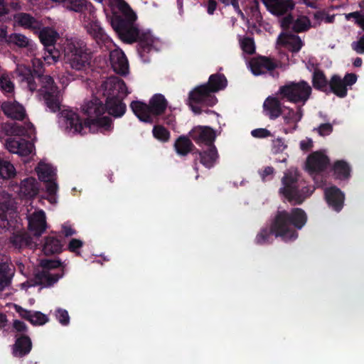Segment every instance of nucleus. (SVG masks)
Listing matches in <instances>:
<instances>
[{"label":"nucleus","instance_id":"nucleus-17","mask_svg":"<svg viewBox=\"0 0 364 364\" xmlns=\"http://www.w3.org/2000/svg\"><path fill=\"white\" fill-rule=\"evenodd\" d=\"M16 206L11 196L7 193H0V219L1 223L0 226L5 228L9 224V218L14 213Z\"/></svg>","mask_w":364,"mask_h":364},{"label":"nucleus","instance_id":"nucleus-50","mask_svg":"<svg viewBox=\"0 0 364 364\" xmlns=\"http://www.w3.org/2000/svg\"><path fill=\"white\" fill-rule=\"evenodd\" d=\"M287 148V144L282 138H277L272 141V151L273 154L282 153Z\"/></svg>","mask_w":364,"mask_h":364},{"label":"nucleus","instance_id":"nucleus-59","mask_svg":"<svg viewBox=\"0 0 364 364\" xmlns=\"http://www.w3.org/2000/svg\"><path fill=\"white\" fill-rule=\"evenodd\" d=\"M33 72L39 75L42 72L43 63L39 58H33L31 60Z\"/></svg>","mask_w":364,"mask_h":364},{"label":"nucleus","instance_id":"nucleus-2","mask_svg":"<svg viewBox=\"0 0 364 364\" xmlns=\"http://www.w3.org/2000/svg\"><path fill=\"white\" fill-rule=\"evenodd\" d=\"M307 217L301 208H294L291 212L279 211L272 225L270 230H262L257 236L258 244L265 243L271 235L281 237L284 241L295 240L298 234L296 228L301 229L306 223Z\"/></svg>","mask_w":364,"mask_h":364},{"label":"nucleus","instance_id":"nucleus-42","mask_svg":"<svg viewBox=\"0 0 364 364\" xmlns=\"http://www.w3.org/2000/svg\"><path fill=\"white\" fill-rule=\"evenodd\" d=\"M16 174V168L9 161L0 158V177L4 179H9L14 177Z\"/></svg>","mask_w":364,"mask_h":364},{"label":"nucleus","instance_id":"nucleus-37","mask_svg":"<svg viewBox=\"0 0 364 364\" xmlns=\"http://www.w3.org/2000/svg\"><path fill=\"white\" fill-rule=\"evenodd\" d=\"M62 247V244L59 240L53 236H49L45 240L43 251L46 255H53L60 252Z\"/></svg>","mask_w":364,"mask_h":364},{"label":"nucleus","instance_id":"nucleus-30","mask_svg":"<svg viewBox=\"0 0 364 364\" xmlns=\"http://www.w3.org/2000/svg\"><path fill=\"white\" fill-rule=\"evenodd\" d=\"M264 112L271 119H277L282 113L281 104L274 97H267L263 104Z\"/></svg>","mask_w":364,"mask_h":364},{"label":"nucleus","instance_id":"nucleus-3","mask_svg":"<svg viewBox=\"0 0 364 364\" xmlns=\"http://www.w3.org/2000/svg\"><path fill=\"white\" fill-rule=\"evenodd\" d=\"M227 86V80L223 75H212L207 84L196 87L189 95V105L196 114L201 112V107L213 106L218 100L213 95Z\"/></svg>","mask_w":364,"mask_h":364},{"label":"nucleus","instance_id":"nucleus-15","mask_svg":"<svg viewBox=\"0 0 364 364\" xmlns=\"http://www.w3.org/2000/svg\"><path fill=\"white\" fill-rule=\"evenodd\" d=\"M29 231L36 237H40L47 229L46 213L41 209L31 207L26 216Z\"/></svg>","mask_w":364,"mask_h":364},{"label":"nucleus","instance_id":"nucleus-56","mask_svg":"<svg viewBox=\"0 0 364 364\" xmlns=\"http://www.w3.org/2000/svg\"><path fill=\"white\" fill-rule=\"evenodd\" d=\"M317 131L319 135L324 136L329 135L333 131V127L331 124H321L318 128Z\"/></svg>","mask_w":364,"mask_h":364},{"label":"nucleus","instance_id":"nucleus-47","mask_svg":"<svg viewBox=\"0 0 364 364\" xmlns=\"http://www.w3.org/2000/svg\"><path fill=\"white\" fill-rule=\"evenodd\" d=\"M311 26L310 20L305 16H299L293 23V29L296 32L305 31Z\"/></svg>","mask_w":364,"mask_h":364},{"label":"nucleus","instance_id":"nucleus-62","mask_svg":"<svg viewBox=\"0 0 364 364\" xmlns=\"http://www.w3.org/2000/svg\"><path fill=\"white\" fill-rule=\"evenodd\" d=\"M75 230H73L68 224L63 225V233L65 237L72 236L75 234Z\"/></svg>","mask_w":364,"mask_h":364},{"label":"nucleus","instance_id":"nucleus-23","mask_svg":"<svg viewBox=\"0 0 364 364\" xmlns=\"http://www.w3.org/2000/svg\"><path fill=\"white\" fill-rule=\"evenodd\" d=\"M329 160L322 151L312 153L306 160V169L310 174L323 171L328 164Z\"/></svg>","mask_w":364,"mask_h":364},{"label":"nucleus","instance_id":"nucleus-13","mask_svg":"<svg viewBox=\"0 0 364 364\" xmlns=\"http://www.w3.org/2000/svg\"><path fill=\"white\" fill-rule=\"evenodd\" d=\"M60 127L68 135H84L89 130L85 120H82L79 114L72 109L63 110L59 119Z\"/></svg>","mask_w":364,"mask_h":364},{"label":"nucleus","instance_id":"nucleus-12","mask_svg":"<svg viewBox=\"0 0 364 364\" xmlns=\"http://www.w3.org/2000/svg\"><path fill=\"white\" fill-rule=\"evenodd\" d=\"M80 18L87 33L93 36L98 43H101L102 46L109 49L114 47V43L105 33L104 30L96 19L93 9L87 13L81 14Z\"/></svg>","mask_w":364,"mask_h":364},{"label":"nucleus","instance_id":"nucleus-61","mask_svg":"<svg viewBox=\"0 0 364 364\" xmlns=\"http://www.w3.org/2000/svg\"><path fill=\"white\" fill-rule=\"evenodd\" d=\"M313 146V141L311 139L306 138L300 142V148L304 151H307Z\"/></svg>","mask_w":364,"mask_h":364},{"label":"nucleus","instance_id":"nucleus-29","mask_svg":"<svg viewBox=\"0 0 364 364\" xmlns=\"http://www.w3.org/2000/svg\"><path fill=\"white\" fill-rule=\"evenodd\" d=\"M278 43L292 52H298L303 46L300 38L291 33H282L278 38Z\"/></svg>","mask_w":364,"mask_h":364},{"label":"nucleus","instance_id":"nucleus-24","mask_svg":"<svg viewBox=\"0 0 364 364\" xmlns=\"http://www.w3.org/2000/svg\"><path fill=\"white\" fill-rule=\"evenodd\" d=\"M250 68L255 75H263L277 67L275 63L265 57L252 58L249 63Z\"/></svg>","mask_w":364,"mask_h":364},{"label":"nucleus","instance_id":"nucleus-40","mask_svg":"<svg viewBox=\"0 0 364 364\" xmlns=\"http://www.w3.org/2000/svg\"><path fill=\"white\" fill-rule=\"evenodd\" d=\"M12 275L9 266L6 263H0V291L10 284Z\"/></svg>","mask_w":364,"mask_h":364},{"label":"nucleus","instance_id":"nucleus-19","mask_svg":"<svg viewBox=\"0 0 364 364\" xmlns=\"http://www.w3.org/2000/svg\"><path fill=\"white\" fill-rule=\"evenodd\" d=\"M109 51V60L114 71L121 75H126L128 73L129 65L123 51L114 45L112 49L105 48Z\"/></svg>","mask_w":364,"mask_h":364},{"label":"nucleus","instance_id":"nucleus-8","mask_svg":"<svg viewBox=\"0 0 364 364\" xmlns=\"http://www.w3.org/2000/svg\"><path fill=\"white\" fill-rule=\"evenodd\" d=\"M167 107V101L161 94L154 95L147 105L141 101H133L130 107L134 114L141 122L151 123L154 119L164 113Z\"/></svg>","mask_w":364,"mask_h":364},{"label":"nucleus","instance_id":"nucleus-28","mask_svg":"<svg viewBox=\"0 0 364 364\" xmlns=\"http://www.w3.org/2000/svg\"><path fill=\"white\" fill-rule=\"evenodd\" d=\"M1 108L4 114L12 119L21 120L26 116L24 107L16 101L4 102Z\"/></svg>","mask_w":364,"mask_h":364},{"label":"nucleus","instance_id":"nucleus-32","mask_svg":"<svg viewBox=\"0 0 364 364\" xmlns=\"http://www.w3.org/2000/svg\"><path fill=\"white\" fill-rule=\"evenodd\" d=\"M32 347L31 339L27 336H22L17 338L15 344L13 346V355L15 357H22L28 354Z\"/></svg>","mask_w":364,"mask_h":364},{"label":"nucleus","instance_id":"nucleus-20","mask_svg":"<svg viewBox=\"0 0 364 364\" xmlns=\"http://www.w3.org/2000/svg\"><path fill=\"white\" fill-rule=\"evenodd\" d=\"M4 146L9 152L21 156H28L34 151L33 144L24 139L9 137L6 139Z\"/></svg>","mask_w":364,"mask_h":364},{"label":"nucleus","instance_id":"nucleus-16","mask_svg":"<svg viewBox=\"0 0 364 364\" xmlns=\"http://www.w3.org/2000/svg\"><path fill=\"white\" fill-rule=\"evenodd\" d=\"M357 75L354 73H348L341 79L338 75H333L330 82V90L339 97H344L347 95L348 87L355 84L357 81Z\"/></svg>","mask_w":364,"mask_h":364},{"label":"nucleus","instance_id":"nucleus-34","mask_svg":"<svg viewBox=\"0 0 364 364\" xmlns=\"http://www.w3.org/2000/svg\"><path fill=\"white\" fill-rule=\"evenodd\" d=\"M14 25L26 28L36 29L39 28V23L34 18L27 14L20 13L14 16Z\"/></svg>","mask_w":364,"mask_h":364},{"label":"nucleus","instance_id":"nucleus-10","mask_svg":"<svg viewBox=\"0 0 364 364\" xmlns=\"http://www.w3.org/2000/svg\"><path fill=\"white\" fill-rule=\"evenodd\" d=\"M35 171L38 178L46 183V188L48 193L46 199L52 204L57 203L58 186L55 182L56 176L55 168L46 160H42L38 163Z\"/></svg>","mask_w":364,"mask_h":364},{"label":"nucleus","instance_id":"nucleus-45","mask_svg":"<svg viewBox=\"0 0 364 364\" xmlns=\"http://www.w3.org/2000/svg\"><path fill=\"white\" fill-rule=\"evenodd\" d=\"M334 173L338 178L343 179L349 176L350 167L343 161H337L334 165Z\"/></svg>","mask_w":364,"mask_h":364},{"label":"nucleus","instance_id":"nucleus-46","mask_svg":"<svg viewBox=\"0 0 364 364\" xmlns=\"http://www.w3.org/2000/svg\"><path fill=\"white\" fill-rule=\"evenodd\" d=\"M0 90L4 93H11L14 90V85L6 73H0Z\"/></svg>","mask_w":364,"mask_h":364},{"label":"nucleus","instance_id":"nucleus-55","mask_svg":"<svg viewBox=\"0 0 364 364\" xmlns=\"http://www.w3.org/2000/svg\"><path fill=\"white\" fill-rule=\"evenodd\" d=\"M56 318L62 325H67L70 321V317L66 310L58 309L56 311Z\"/></svg>","mask_w":364,"mask_h":364},{"label":"nucleus","instance_id":"nucleus-60","mask_svg":"<svg viewBox=\"0 0 364 364\" xmlns=\"http://www.w3.org/2000/svg\"><path fill=\"white\" fill-rule=\"evenodd\" d=\"M225 5H232L235 10L241 16L242 18H245L243 13L240 10L238 2L236 0H220Z\"/></svg>","mask_w":364,"mask_h":364},{"label":"nucleus","instance_id":"nucleus-41","mask_svg":"<svg viewBox=\"0 0 364 364\" xmlns=\"http://www.w3.org/2000/svg\"><path fill=\"white\" fill-rule=\"evenodd\" d=\"M40 39L46 47L51 46L58 38V34L52 28H46L40 32Z\"/></svg>","mask_w":364,"mask_h":364},{"label":"nucleus","instance_id":"nucleus-14","mask_svg":"<svg viewBox=\"0 0 364 364\" xmlns=\"http://www.w3.org/2000/svg\"><path fill=\"white\" fill-rule=\"evenodd\" d=\"M41 87L39 91L43 95L47 107L51 112H56L60 108V91L54 85L53 78L49 75L41 76L40 78Z\"/></svg>","mask_w":364,"mask_h":364},{"label":"nucleus","instance_id":"nucleus-31","mask_svg":"<svg viewBox=\"0 0 364 364\" xmlns=\"http://www.w3.org/2000/svg\"><path fill=\"white\" fill-rule=\"evenodd\" d=\"M16 309L21 316L27 319L33 325L41 326L48 321V316L40 311H29L18 306H16Z\"/></svg>","mask_w":364,"mask_h":364},{"label":"nucleus","instance_id":"nucleus-27","mask_svg":"<svg viewBox=\"0 0 364 364\" xmlns=\"http://www.w3.org/2000/svg\"><path fill=\"white\" fill-rule=\"evenodd\" d=\"M325 197L328 205L336 211L343 208L344 194L336 187L331 186L325 189Z\"/></svg>","mask_w":364,"mask_h":364},{"label":"nucleus","instance_id":"nucleus-57","mask_svg":"<svg viewBox=\"0 0 364 364\" xmlns=\"http://www.w3.org/2000/svg\"><path fill=\"white\" fill-rule=\"evenodd\" d=\"M252 135L256 138H265L271 136V133L267 129L259 128L252 131Z\"/></svg>","mask_w":364,"mask_h":364},{"label":"nucleus","instance_id":"nucleus-4","mask_svg":"<svg viewBox=\"0 0 364 364\" xmlns=\"http://www.w3.org/2000/svg\"><path fill=\"white\" fill-rule=\"evenodd\" d=\"M100 92L106 97V109L115 117H122L126 111L122 99L130 92L125 83L118 77H110L102 82Z\"/></svg>","mask_w":364,"mask_h":364},{"label":"nucleus","instance_id":"nucleus-9","mask_svg":"<svg viewBox=\"0 0 364 364\" xmlns=\"http://www.w3.org/2000/svg\"><path fill=\"white\" fill-rule=\"evenodd\" d=\"M41 264L43 270L36 274L35 282H26L22 283L21 286L23 289H27L36 285H41L44 287H50L63 277L64 274L63 269H60L58 272H53L54 269L62 266L59 260H43Z\"/></svg>","mask_w":364,"mask_h":364},{"label":"nucleus","instance_id":"nucleus-25","mask_svg":"<svg viewBox=\"0 0 364 364\" xmlns=\"http://www.w3.org/2000/svg\"><path fill=\"white\" fill-rule=\"evenodd\" d=\"M268 11L274 15H282L294 8L292 0H262Z\"/></svg>","mask_w":364,"mask_h":364},{"label":"nucleus","instance_id":"nucleus-52","mask_svg":"<svg viewBox=\"0 0 364 364\" xmlns=\"http://www.w3.org/2000/svg\"><path fill=\"white\" fill-rule=\"evenodd\" d=\"M240 46L242 50L247 54H252L255 50L254 41L250 38L241 39Z\"/></svg>","mask_w":364,"mask_h":364},{"label":"nucleus","instance_id":"nucleus-35","mask_svg":"<svg viewBox=\"0 0 364 364\" xmlns=\"http://www.w3.org/2000/svg\"><path fill=\"white\" fill-rule=\"evenodd\" d=\"M8 132L11 135H26L28 137H31L34 134V129L31 123L26 124L24 127L20 123H14L10 126Z\"/></svg>","mask_w":364,"mask_h":364},{"label":"nucleus","instance_id":"nucleus-51","mask_svg":"<svg viewBox=\"0 0 364 364\" xmlns=\"http://www.w3.org/2000/svg\"><path fill=\"white\" fill-rule=\"evenodd\" d=\"M345 18L349 21L350 18L355 20V23L360 27L362 29L364 28V15L359 11H354L345 14Z\"/></svg>","mask_w":364,"mask_h":364},{"label":"nucleus","instance_id":"nucleus-53","mask_svg":"<svg viewBox=\"0 0 364 364\" xmlns=\"http://www.w3.org/2000/svg\"><path fill=\"white\" fill-rule=\"evenodd\" d=\"M83 242L78 239H72L68 243V249L72 252H75L76 255H80L79 250L82 247Z\"/></svg>","mask_w":364,"mask_h":364},{"label":"nucleus","instance_id":"nucleus-63","mask_svg":"<svg viewBox=\"0 0 364 364\" xmlns=\"http://www.w3.org/2000/svg\"><path fill=\"white\" fill-rule=\"evenodd\" d=\"M14 327L17 331L23 332L26 330L25 323L20 321H15L14 322Z\"/></svg>","mask_w":364,"mask_h":364},{"label":"nucleus","instance_id":"nucleus-1","mask_svg":"<svg viewBox=\"0 0 364 364\" xmlns=\"http://www.w3.org/2000/svg\"><path fill=\"white\" fill-rule=\"evenodd\" d=\"M112 4L118 5L124 15V18L114 17L111 24L120 38L127 43L139 41L140 46L145 51L159 50L164 47L163 42L152 35L149 30H139L134 23L136 14L122 0H111Z\"/></svg>","mask_w":364,"mask_h":364},{"label":"nucleus","instance_id":"nucleus-44","mask_svg":"<svg viewBox=\"0 0 364 364\" xmlns=\"http://www.w3.org/2000/svg\"><path fill=\"white\" fill-rule=\"evenodd\" d=\"M11 242L16 248L18 249L24 246L31 245V238L23 232H17L11 238Z\"/></svg>","mask_w":364,"mask_h":364},{"label":"nucleus","instance_id":"nucleus-6","mask_svg":"<svg viewBox=\"0 0 364 364\" xmlns=\"http://www.w3.org/2000/svg\"><path fill=\"white\" fill-rule=\"evenodd\" d=\"M64 60L73 70H86L90 64V55L84 41L67 39L64 43Z\"/></svg>","mask_w":364,"mask_h":364},{"label":"nucleus","instance_id":"nucleus-21","mask_svg":"<svg viewBox=\"0 0 364 364\" xmlns=\"http://www.w3.org/2000/svg\"><path fill=\"white\" fill-rule=\"evenodd\" d=\"M282 115L284 120V132L287 134L297 128V124L302 118L303 111L301 107H298L296 110L284 107Z\"/></svg>","mask_w":364,"mask_h":364},{"label":"nucleus","instance_id":"nucleus-58","mask_svg":"<svg viewBox=\"0 0 364 364\" xmlns=\"http://www.w3.org/2000/svg\"><path fill=\"white\" fill-rule=\"evenodd\" d=\"M274 170L271 166H267L260 173V176L263 181H268L272 178L274 176Z\"/></svg>","mask_w":364,"mask_h":364},{"label":"nucleus","instance_id":"nucleus-39","mask_svg":"<svg viewBox=\"0 0 364 364\" xmlns=\"http://www.w3.org/2000/svg\"><path fill=\"white\" fill-rule=\"evenodd\" d=\"M174 147L178 154L181 156H186L191 151L193 147V144L187 137L180 136L176 141Z\"/></svg>","mask_w":364,"mask_h":364},{"label":"nucleus","instance_id":"nucleus-5","mask_svg":"<svg viewBox=\"0 0 364 364\" xmlns=\"http://www.w3.org/2000/svg\"><path fill=\"white\" fill-rule=\"evenodd\" d=\"M313 189L305 186L304 182L299 180V174L295 168H290L282 178L280 193L290 203L300 204L313 193Z\"/></svg>","mask_w":364,"mask_h":364},{"label":"nucleus","instance_id":"nucleus-26","mask_svg":"<svg viewBox=\"0 0 364 364\" xmlns=\"http://www.w3.org/2000/svg\"><path fill=\"white\" fill-rule=\"evenodd\" d=\"M16 72L23 87L28 89L31 92L36 90L37 86L34 82L32 72L28 66L23 64H18Z\"/></svg>","mask_w":364,"mask_h":364},{"label":"nucleus","instance_id":"nucleus-48","mask_svg":"<svg viewBox=\"0 0 364 364\" xmlns=\"http://www.w3.org/2000/svg\"><path fill=\"white\" fill-rule=\"evenodd\" d=\"M152 133L154 136L161 142H166L170 139L169 132L161 125L154 126Z\"/></svg>","mask_w":364,"mask_h":364},{"label":"nucleus","instance_id":"nucleus-49","mask_svg":"<svg viewBox=\"0 0 364 364\" xmlns=\"http://www.w3.org/2000/svg\"><path fill=\"white\" fill-rule=\"evenodd\" d=\"M46 48V52L43 55L44 60L49 65L56 63L60 58L59 51L51 47Z\"/></svg>","mask_w":364,"mask_h":364},{"label":"nucleus","instance_id":"nucleus-36","mask_svg":"<svg viewBox=\"0 0 364 364\" xmlns=\"http://www.w3.org/2000/svg\"><path fill=\"white\" fill-rule=\"evenodd\" d=\"M218 158V152L215 146H208L206 151L200 153V161L207 168L213 166Z\"/></svg>","mask_w":364,"mask_h":364},{"label":"nucleus","instance_id":"nucleus-33","mask_svg":"<svg viewBox=\"0 0 364 364\" xmlns=\"http://www.w3.org/2000/svg\"><path fill=\"white\" fill-rule=\"evenodd\" d=\"M8 43L14 44L18 47H28L31 55H35L36 46L25 36L20 33H13L8 37Z\"/></svg>","mask_w":364,"mask_h":364},{"label":"nucleus","instance_id":"nucleus-43","mask_svg":"<svg viewBox=\"0 0 364 364\" xmlns=\"http://www.w3.org/2000/svg\"><path fill=\"white\" fill-rule=\"evenodd\" d=\"M313 85L316 89L326 90L328 81L323 72L320 70H315L312 76Z\"/></svg>","mask_w":364,"mask_h":364},{"label":"nucleus","instance_id":"nucleus-54","mask_svg":"<svg viewBox=\"0 0 364 364\" xmlns=\"http://www.w3.org/2000/svg\"><path fill=\"white\" fill-rule=\"evenodd\" d=\"M352 49L358 54H364V34L357 41L352 42Z\"/></svg>","mask_w":364,"mask_h":364},{"label":"nucleus","instance_id":"nucleus-64","mask_svg":"<svg viewBox=\"0 0 364 364\" xmlns=\"http://www.w3.org/2000/svg\"><path fill=\"white\" fill-rule=\"evenodd\" d=\"M314 18L315 20V22H314L312 26L315 27L321 23V21L323 18V14L321 12H316L314 15Z\"/></svg>","mask_w":364,"mask_h":364},{"label":"nucleus","instance_id":"nucleus-18","mask_svg":"<svg viewBox=\"0 0 364 364\" xmlns=\"http://www.w3.org/2000/svg\"><path fill=\"white\" fill-rule=\"evenodd\" d=\"M191 137L199 145L213 146L215 132L208 126H196L190 132Z\"/></svg>","mask_w":364,"mask_h":364},{"label":"nucleus","instance_id":"nucleus-22","mask_svg":"<svg viewBox=\"0 0 364 364\" xmlns=\"http://www.w3.org/2000/svg\"><path fill=\"white\" fill-rule=\"evenodd\" d=\"M14 190L20 198H33L39 191V183L36 178L29 177L21 181Z\"/></svg>","mask_w":364,"mask_h":364},{"label":"nucleus","instance_id":"nucleus-7","mask_svg":"<svg viewBox=\"0 0 364 364\" xmlns=\"http://www.w3.org/2000/svg\"><path fill=\"white\" fill-rule=\"evenodd\" d=\"M82 112L86 116L85 124H87L90 132H104L111 127V119L107 117H102L105 109L98 99L85 102L82 107Z\"/></svg>","mask_w":364,"mask_h":364},{"label":"nucleus","instance_id":"nucleus-11","mask_svg":"<svg viewBox=\"0 0 364 364\" xmlns=\"http://www.w3.org/2000/svg\"><path fill=\"white\" fill-rule=\"evenodd\" d=\"M279 93L289 102L301 103L304 105L310 97L311 87L304 80L299 82H289L281 87Z\"/></svg>","mask_w":364,"mask_h":364},{"label":"nucleus","instance_id":"nucleus-38","mask_svg":"<svg viewBox=\"0 0 364 364\" xmlns=\"http://www.w3.org/2000/svg\"><path fill=\"white\" fill-rule=\"evenodd\" d=\"M66 7L71 11L81 12L82 14L92 9V6L87 4V0H67Z\"/></svg>","mask_w":364,"mask_h":364}]
</instances>
